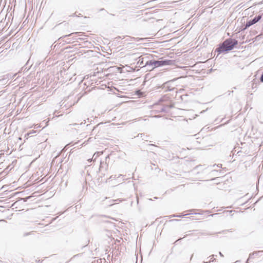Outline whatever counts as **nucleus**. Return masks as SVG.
I'll list each match as a JSON object with an SVG mask.
<instances>
[{
    "instance_id": "obj_2",
    "label": "nucleus",
    "mask_w": 263,
    "mask_h": 263,
    "mask_svg": "<svg viewBox=\"0 0 263 263\" xmlns=\"http://www.w3.org/2000/svg\"><path fill=\"white\" fill-rule=\"evenodd\" d=\"M171 62V61L170 60L149 61L146 62L145 66L146 65H151L154 67H158L163 65H168ZM143 66H144V65Z\"/></svg>"
},
{
    "instance_id": "obj_6",
    "label": "nucleus",
    "mask_w": 263,
    "mask_h": 263,
    "mask_svg": "<svg viewBox=\"0 0 263 263\" xmlns=\"http://www.w3.org/2000/svg\"><path fill=\"white\" fill-rule=\"evenodd\" d=\"M143 59H139V61H138V63H140V65H142V64H143V61L141 60H142Z\"/></svg>"
},
{
    "instance_id": "obj_1",
    "label": "nucleus",
    "mask_w": 263,
    "mask_h": 263,
    "mask_svg": "<svg viewBox=\"0 0 263 263\" xmlns=\"http://www.w3.org/2000/svg\"><path fill=\"white\" fill-rule=\"evenodd\" d=\"M237 44V41L236 40L229 39L226 40L217 50L219 52L228 51L232 50Z\"/></svg>"
},
{
    "instance_id": "obj_3",
    "label": "nucleus",
    "mask_w": 263,
    "mask_h": 263,
    "mask_svg": "<svg viewBox=\"0 0 263 263\" xmlns=\"http://www.w3.org/2000/svg\"><path fill=\"white\" fill-rule=\"evenodd\" d=\"M261 18V15H258L255 16L253 19L249 21L248 22H247L246 28L252 26V25L256 23L260 20Z\"/></svg>"
},
{
    "instance_id": "obj_7",
    "label": "nucleus",
    "mask_w": 263,
    "mask_h": 263,
    "mask_svg": "<svg viewBox=\"0 0 263 263\" xmlns=\"http://www.w3.org/2000/svg\"><path fill=\"white\" fill-rule=\"evenodd\" d=\"M182 216H181V215H179V216H178V215H173V217H182Z\"/></svg>"
},
{
    "instance_id": "obj_8",
    "label": "nucleus",
    "mask_w": 263,
    "mask_h": 263,
    "mask_svg": "<svg viewBox=\"0 0 263 263\" xmlns=\"http://www.w3.org/2000/svg\"><path fill=\"white\" fill-rule=\"evenodd\" d=\"M219 254H220L221 256H222V255L221 254V252H219Z\"/></svg>"
},
{
    "instance_id": "obj_4",
    "label": "nucleus",
    "mask_w": 263,
    "mask_h": 263,
    "mask_svg": "<svg viewBox=\"0 0 263 263\" xmlns=\"http://www.w3.org/2000/svg\"><path fill=\"white\" fill-rule=\"evenodd\" d=\"M263 253V251H258V252H254L253 253H252V254H250V256L249 257H252V256H254V255H259Z\"/></svg>"
},
{
    "instance_id": "obj_5",
    "label": "nucleus",
    "mask_w": 263,
    "mask_h": 263,
    "mask_svg": "<svg viewBox=\"0 0 263 263\" xmlns=\"http://www.w3.org/2000/svg\"><path fill=\"white\" fill-rule=\"evenodd\" d=\"M99 155V152L95 153L94 155H93V157H95V158L98 157Z\"/></svg>"
}]
</instances>
